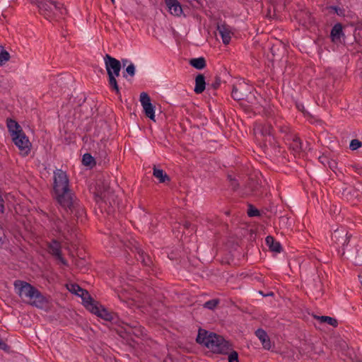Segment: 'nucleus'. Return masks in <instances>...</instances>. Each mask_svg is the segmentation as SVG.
Segmentation results:
<instances>
[{
    "label": "nucleus",
    "instance_id": "nucleus-1",
    "mask_svg": "<svg viewBox=\"0 0 362 362\" xmlns=\"http://www.w3.org/2000/svg\"><path fill=\"white\" fill-rule=\"evenodd\" d=\"M53 196L57 202L66 204L65 200L74 195L69 187V180L66 173L61 169L54 171Z\"/></svg>",
    "mask_w": 362,
    "mask_h": 362
},
{
    "label": "nucleus",
    "instance_id": "nucleus-2",
    "mask_svg": "<svg viewBox=\"0 0 362 362\" xmlns=\"http://www.w3.org/2000/svg\"><path fill=\"white\" fill-rule=\"evenodd\" d=\"M32 1L37 5L40 13L47 19L52 18L54 11H59L62 15L67 13L66 8L57 0H32Z\"/></svg>",
    "mask_w": 362,
    "mask_h": 362
},
{
    "label": "nucleus",
    "instance_id": "nucleus-3",
    "mask_svg": "<svg viewBox=\"0 0 362 362\" xmlns=\"http://www.w3.org/2000/svg\"><path fill=\"white\" fill-rule=\"evenodd\" d=\"M206 347L214 354L226 355L232 350V345L222 336L214 332L212 337L206 342Z\"/></svg>",
    "mask_w": 362,
    "mask_h": 362
},
{
    "label": "nucleus",
    "instance_id": "nucleus-4",
    "mask_svg": "<svg viewBox=\"0 0 362 362\" xmlns=\"http://www.w3.org/2000/svg\"><path fill=\"white\" fill-rule=\"evenodd\" d=\"M66 204L61 202L59 205L64 209L67 213H70L75 218L76 221H83V218L86 216V211L83 206L81 205L79 200L74 195L69 197L65 200Z\"/></svg>",
    "mask_w": 362,
    "mask_h": 362
},
{
    "label": "nucleus",
    "instance_id": "nucleus-5",
    "mask_svg": "<svg viewBox=\"0 0 362 362\" xmlns=\"http://www.w3.org/2000/svg\"><path fill=\"white\" fill-rule=\"evenodd\" d=\"M87 309L104 320L120 326V320L118 315L113 312L108 311L104 306L100 305L99 302L94 300L92 303H89V306Z\"/></svg>",
    "mask_w": 362,
    "mask_h": 362
},
{
    "label": "nucleus",
    "instance_id": "nucleus-6",
    "mask_svg": "<svg viewBox=\"0 0 362 362\" xmlns=\"http://www.w3.org/2000/svg\"><path fill=\"white\" fill-rule=\"evenodd\" d=\"M339 253L341 257H350L355 260V264L362 265V247H359L356 240H351L346 243Z\"/></svg>",
    "mask_w": 362,
    "mask_h": 362
},
{
    "label": "nucleus",
    "instance_id": "nucleus-7",
    "mask_svg": "<svg viewBox=\"0 0 362 362\" xmlns=\"http://www.w3.org/2000/svg\"><path fill=\"white\" fill-rule=\"evenodd\" d=\"M264 187L255 178H249L240 190V195L243 197H262L264 193Z\"/></svg>",
    "mask_w": 362,
    "mask_h": 362
},
{
    "label": "nucleus",
    "instance_id": "nucleus-8",
    "mask_svg": "<svg viewBox=\"0 0 362 362\" xmlns=\"http://www.w3.org/2000/svg\"><path fill=\"white\" fill-rule=\"evenodd\" d=\"M11 138L14 144L18 148L20 153L23 156H27L30 152L31 143L24 132H17Z\"/></svg>",
    "mask_w": 362,
    "mask_h": 362
},
{
    "label": "nucleus",
    "instance_id": "nucleus-9",
    "mask_svg": "<svg viewBox=\"0 0 362 362\" xmlns=\"http://www.w3.org/2000/svg\"><path fill=\"white\" fill-rule=\"evenodd\" d=\"M14 288L16 290V293L21 298H27L29 299V301L32 300L33 296L35 295L37 288L31 285L30 284L21 281V280H16L14 281Z\"/></svg>",
    "mask_w": 362,
    "mask_h": 362
},
{
    "label": "nucleus",
    "instance_id": "nucleus-10",
    "mask_svg": "<svg viewBox=\"0 0 362 362\" xmlns=\"http://www.w3.org/2000/svg\"><path fill=\"white\" fill-rule=\"evenodd\" d=\"M255 134H259L264 138V142L268 143L271 146H275V139L274 136V129L271 124L264 123L257 124L254 129ZM264 145H267L264 144Z\"/></svg>",
    "mask_w": 362,
    "mask_h": 362
},
{
    "label": "nucleus",
    "instance_id": "nucleus-11",
    "mask_svg": "<svg viewBox=\"0 0 362 362\" xmlns=\"http://www.w3.org/2000/svg\"><path fill=\"white\" fill-rule=\"evenodd\" d=\"M28 303L39 309L47 310L50 307V299L49 296H44L38 289L36 291L32 300Z\"/></svg>",
    "mask_w": 362,
    "mask_h": 362
},
{
    "label": "nucleus",
    "instance_id": "nucleus-12",
    "mask_svg": "<svg viewBox=\"0 0 362 362\" xmlns=\"http://www.w3.org/2000/svg\"><path fill=\"white\" fill-rule=\"evenodd\" d=\"M352 235L349 234L348 231L344 228H337L332 234V240L337 246L341 248L348 242H350Z\"/></svg>",
    "mask_w": 362,
    "mask_h": 362
},
{
    "label": "nucleus",
    "instance_id": "nucleus-13",
    "mask_svg": "<svg viewBox=\"0 0 362 362\" xmlns=\"http://www.w3.org/2000/svg\"><path fill=\"white\" fill-rule=\"evenodd\" d=\"M140 102L143 106L145 115L151 120L155 121V107L152 105L148 93L145 92L141 93Z\"/></svg>",
    "mask_w": 362,
    "mask_h": 362
},
{
    "label": "nucleus",
    "instance_id": "nucleus-14",
    "mask_svg": "<svg viewBox=\"0 0 362 362\" xmlns=\"http://www.w3.org/2000/svg\"><path fill=\"white\" fill-rule=\"evenodd\" d=\"M69 290L72 293H74L82 298L83 305L86 308H88L89 303H92L95 300L86 290L82 288L76 284H71V287L69 288Z\"/></svg>",
    "mask_w": 362,
    "mask_h": 362
},
{
    "label": "nucleus",
    "instance_id": "nucleus-15",
    "mask_svg": "<svg viewBox=\"0 0 362 362\" xmlns=\"http://www.w3.org/2000/svg\"><path fill=\"white\" fill-rule=\"evenodd\" d=\"M250 95L251 92L247 90H244L243 87H237L235 86L233 87L231 96L235 100H246L248 103H252V98L253 97L255 98V97Z\"/></svg>",
    "mask_w": 362,
    "mask_h": 362
},
{
    "label": "nucleus",
    "instance_id": "nucleus-16",
    "mask_svg": "<svg viewBox=\"0 0 362 362\" xmlns=\"http://www.w3.org/2000/svg\"><path fill=\"white\" fill-rule=\"evenodd\" d=\"M104 62L105 65V69L107 71V74L110 72H114L117 71L119 68L122 67V64L119 60L112 57L108 54H106L104 57Z\"/></svg>",
    "mask_w": 362,
    "mask_h": 362
},
{
    "label": "nucleus",
    "instance_id": "nucleus-17",
    "mask_svg": "<svg viewBox=\"0 0 362 362\" xmlns=\"http://www.w3.org/2000/svg\"><path fill=\"white\" fill-rule=\"evenodd\" d=\"M342 197L347 202L355 204L356 201L360 200V194L357 193L356 187H346L341 192Z\"/></svg>",
    "mask_w": 362,
    "mask_h": 362
},
{
    "label": "nucleus",
    "instance_id": "nucleus-18",
    "mask_svg": "<svg viewBox=\"0 0 362 362\" xmlns=\"http://www.w3.org/2000/svg\"><path fill=\"white\" fill-rule=\"evenodd\" d=\"M121 68L118 67V69L114 72H110L107 74L108 76V84L112 90H114L117 95H120V90L117 83L116 77L119 76Z\"/></svg>",
    "mask_w": 362,
    "mask_h": 362
},
{
    "label": "nucleus",
    "instance_id": "nucleus-19",
    "mask_svg": "<svg viewBox=\"0 0 362 362\" xmlns=\"http://www.w3.org/2000/svg\"><path fill=\"white\" fill-rule=\"evenodd\" d=\"M255 335L262 343V347L266 350H270L272 347L271 340L267 333L263 329H257L255 331Z\"/></svg>",
    "mask_w": 362,
    "mask_h": 362
},
{
    "label": "nucleus",
    "instance_id": "nucleus-20",
    "mask_svg": "<svg viewBox=\"0 0 362 362\" xmlns=\"http://www.w3.org/2000/svg\"><path fill=\"white\" fill-rule=\"evenodd\" d=\"M168 11L173 16H180L182 13V8L177 0H165Z\"/></svg>",
    "mask_w": 362,
    "mask_h": 362
},
{
    "label": "nucleus",
    "instance_id": "nucleus-21",
    "mask_svg": "<svg viewBox=\"0 0 362 362\" xmlns=\"http://www.w3.org/2000/svg\"><path fill=\"white\" fill-rule=\"evenodd\" d=\"M217 31L221 37L223 43L224 45L229 44L231 39V31L229 27L226 24L218 25Z\"/></svg>",
    "mask_w": 362,
    "mask_h": 362
},
{
    "label": "nucleus",
    "instance_id": "nucleus-22",
    "mask_svg": "<svg viewBox=\"0 0 362 362\" xmlns=\"http://www.w3.org/2000/svg\"><path fill=\"white\" fill-rule=\"evenodd\" d=\"M100 199L105 202H108L110 206H114L116 204L117 196L110 189V187L100 192V194H97Z\"/></svg>",
    "mask_w": 362,
    "mask_h": 362
},
{
    "label": "nucleus",
    "instance_id": "nucleus-23",
    "mask_svg": "<svg viewBox=\"0 0 362 362\" xmlns=\"http://www.w3.org/2000/svg\"><path fill=\"white\" fill-rule=\"evenodd\" d=\"M342 29V25L339 23L332 27L330 37L333 42L337 43L341 41V37L344 35Z\"/></svg>",
    "mask_w": 362,
    "mask_h": 362
},
{
    "label": "nucleus",
    "instance_id": "nucleus-24",
    "mask_svg": "<svg viewBox=\"0 0 362 362\" xmlns=\"http://www.w3.org/2000/svg\"><path fill=\"white\" fill-rule=\"evenodd\" d=\"M47 248L49 253L54 257L59 256L62 252L61 243L56 239H52L47 243Z\"/></svg>",
    "mask_w": 362,
    "mask_h": 362
},
{
    "label": "nucleus",
    "instance_id": "nucleus-25",
    "mask_svg": "<svg viewBox=\"0 0 362 362\" xmlns=\"http://www.w3.org/2000/svg\"><path fill=\"white\" fill-rule=\"evenodd\" d=\"M205 88V76L202 74H199L195 78V86L194 88V91L197 94H200L204 91Z\"/></svg>",
    "mask_w": 362,
    "mask_h": 362
},
{
    "label": "nucleus",
    "instance_id": "nucleus-26",
    "mask_svg": "<svg viewBox=\"0 0 362 362\" xmlns=\"http://www.w3.org/2000/svg\"><path fill=\"white\" fill-rule=\"evenodd\" d=\"M153 175L158 180L160 183H166L170 181L169 175L163 170L157 168L156 165L153 168Z\"/></svg>",
    "mask_w": 362,
    "mask_h": 362
},
{
    "label": "nucleus",
    "instance_id": "nucleus-27",
    "mask_svg": "<svg viewBox=\"0 0 362 362\" xmlns=\"http://www.w3.org/2000/svg\"><path fill=\"white\" fill-rule=\"evenodd\" d=\"M213 334L214 332H209L204 329H199L196 339V341L198 344H203L206 346L207 344V341L212 337Z\"/></svg>",
    "mask_w": 362,
    "mask_h": 362
},
{
    "label": "nucleus",
    "instance_id": "nucleus-28",
    "mask_svg": "<svg viewBox=\"0 0 362 362\" xmlns=\"http://www.w3.org/2000/svg\"><path fill=\"white\" fill-rule=\"evenodd\" d=\"M6 125L11 137L14 136L17 132H23L20 124L15 119L8 118Z\"/></svg>",
    "mask_w": 362,
    "mask_h": 362
},
{
    "label": "nucleus",
    "instance_id": "nucleus-29",
    "mask_svg": "<svg viewBox=\"0 0 362 362\" xmlns=\"http://www.w3.org/2000/svg\"><path fill=\"white\" fill-rule=\"evenodd\" d=\"M309 285L310 286L311 291L317 296H321L322 295V283L318 276H316L315 279H313V282Z\"/></svg>",
    "mask_w": 362,
    "mask_h": 362
},
{
    "label": "nucleus",
    "instance_id": "nucleus-30",
    "mask_svg": "<svg viewBox=\"0 0 362 362\" xmlns=\"http://www.w3.org/2000/svg\"><path fill=\"white\" fill-rule=\"evenodd\" d=\"M265 241L271 251L276 252H280L281 251L282 247L280 243L276 241L274 237L268 235Z\"/></svg>",
    "mask_w": 362,
    "mask_h": 362
},
{
    "label": "nucleus",
    "instance_id": "nucleus-31",
    "mask_svg": "<svg viewBox=\"0 0 362 362\" xmlns=\"http://www.w3.org/2000/svg\"><path fill=\"white\" fill-rule=\"evenodd\" d=\"M189 64L198 70H202L206 66V60L202 57L191 59L189 61Z\"/></svg>",
    "mask_w": 362,
    "mask_h": 362
},
{
    "label": "nucleus",
    "instance_id": "nucleus-32",
    "mask_svg": "<svg viewBox=\"0 0 362 362\" xmlns=\"http://www.w3.org/2000/svg\"><path fill=\"white\" fill-rule=\"evenodd\" d=\"M290 146L291 148H292L293 151L296 153H299L301 151H304L301 139L297 136H294L293 141Z\"/></svg>",
    "mask_w": 362,
    "mask_h": 362
},
{
    "label": "nucleus",
    "instance_id": "nucleus-33",
    "mask_svg": "<svg viewBox=\"0 0 362 362\" xmlns=\"http://www.w3.org/2000/svg\"><path fill=\"white\" fill-rule=\"evenodd\" d=\"M82 163L85 166H88L90 168L94 167L96 164L95 158L89 153H86L83 156Z\"/></svg>",
    "mask_w": 362,
    "mask_h": 362
},
{
    "label": "nucleus",
    "instance_id": "nucleus-34",
    "mask_svg": "<svg viewBox=\"0 0 362 362\" xmlns=\"http://www.w3.org/2000/svg\"><path fill=\"white\" fill-rule=\"evenodd\" d=\"M317 320H320L322 323H327L328 325H332L334 327H337L338 326V321L337 319L329 317V316H317L315 317Z\"/></svg>",
    "mask_w": 362,
    "mask_h": 362
},
{
    "label": "nucleus",
    "instance_id": "nucleus-35",
    "mask_svg": "<svg viewBox=\"0 0 362 362\" xmlns=\"http://www.w3.org/2000/svg\"><path fill=\"white\" fill-rule=\"evenodd\" d=\"M10 59V54L0 45V66H3Z\"/></svg>",
    "mask_w": 362,
    "mask_h": 362
},
{
    "label": "nucleus",
    "instance_id": "nucleus-36",
    "mask_svg": "<svg viewBox=\"0 0 362 362\" xmlns=\"http://www.w3.org/2000/svg\"><path fill=\"white\" fill-rule=\"evenodd\" d=\"M121 324L125 325L126 326L129 327V328L134 329L133 333L135 335L139 336L140 334H142V330L141 329V327L138 326V322H135L132 325H129L120 320V325Z\"/></svg>",
    "mask_w": 362,
    "mask_h": 362
},
{
    "label": "nucleus",
    "instance_id": "nucleus-37",
    "mask_svg": "<svg viewBox=\"0 0 362 362\" xmlns=\"http://www.w3.org/2000/svg\"><path fill=\"white\" fill-rule=\"evenodd\" d=\"M219 299L214 298L205 302L203 306L204 308H207L209 310H214L219 304Z\"/></svg>",
    "mask_w": 362,
    "mask_h": 362
},
{
    "label": "nucleus",
    "instance_id": "nucleus-38",
    "mask_svg": "<svg viewBox=\"0 0 362 362\" xmlns=\"http://www.w3.org/2000/svg\"><path fill=\"white\" fill-rule=\"evenodd\" d=\"M301 15H305V19L303 20V24H311L313 22V18L311 15V13L308 11H305V12H303V11H300L298 14V16H300Z\"/></svg>",
    "mask_w": 362,
    "mask_h": 362
},
{
    "label": "nucleus",
    "instance_id": "nucleus-39",
    "mask_svg": "<svg viewBox=\"0 0 362 362\" xmlns=\"http://www.w3.org/2000/svg\"><path fill=\"white\" fill-rule=\"evenodd\" d=\"M221 77L218 76H216L214 81L211 83H208V90H209L211 88L216 90L221 86Z\"/></svg>",
    "mask_w": 362,
    "mask_h": 362
},
{
    "label": "nucleus",
    "instance_id": "nucleus-40",
    "mask_svg": "<svg viewBox=\"0 0 362 362\" xmlns=\"http://www.w3.org/2000/svg\"><path fill=\"white\" fill-rule=\"evenodd\" d=\"M135 66L134 65V64L131 63L129 65L127 66L125 71L123 72V76L126 78L127 76L129 75L132 77L135 75Z\"/></svg>",
    "mask_w": 362,
    "mask_h": 362
},
{
    "label": "nucleus",
    "instance_id": "nucleus-41",
    "mask_svg": "<svg viewBox=\"0 0 362 362\" xmlns=\"http://www.w3.org/2000/svg\"><path fill=\"white\" fill-rule=\"evenodd\" d=\"M329 11H333L334 13L338 15L339 16H345V10L337 6H330L328 7Z\"/></svg>",
    "mask_w": 362,
    "mask_h": 362
},
{
    "label": "nucleus",
    "instance_id": "nucleus-42",
    "mask_svg": "<svg viewBox=\"0 0 362 362\" xmlns=\"http://www.w3.org/2000/svg\"><path fill=\"white\" fill-rule=\"evenodd\" d=\"M247 215L250 217L259 216H260V212L257 208L250 204L247 209Z\"/></svg>",
    "mask_w": 362,
    "mask_h": 362
},
{
    "label": "nucleus",
    "instance_id": "nucleus-43",
    "mask_svg": "<svg viewBox=\"0 0 362 362\" xmlns=\"http://www.w3.org/2000/svg\"><path fill=\"white\" fill-rule=\"evenodd\" d=\"M362 146V142L358 139H352L349 144V148L352 151L357 150Z\"/></svg>",
    "mask_w": 362,
    "mask_h": 362
},
{
    "label": "nucleus",
    "instance_id": "nucleus-44",
    "mask_svg": "<svg viewBox=\"0 0 362 362\" xmlns=\"http://www.w3.org/2000/svg\"><path fill=\"white\" fill-rule=\"evenodd\" d=\"M228 354V362H239L238 360V354L236 351L232 350L229 351Z\"/></svg>",
    "mask_w": 362,
    "mask_h": 362
},
{
    "label": "nucleus",
    "instance_id": "nucleus-45",
    "mask_svg": "<svg viewBox=\"0 0 362 362\" xmlns=\"http://www.w3.org/2000/svg\"><path fill=\"white\" fill-rule=\"evenodd\" d=\"M136 258L137 261H140L142 263V259L145 258L146 253L141 248H136Z\"/></svg>",
    "mask_w": 362,
    "mask_h": 362
},
{
    "label": "nucleus",
    "instance_id": "nucleus-46",
    "mask_svg": "<svg viewBox=\"0 0 362 362\" xmlns=\"http://www.w3.org/2000/svg\"><path fill=\"white\" fill-rule=\"evenodd\" d=\"M99 158L101 160H105L107 156V153L105 150V146L103 145V148H100L98 152Z\"/></svg>",
    "mask_w": 362,
    "mask_h": 362
},
{
    "label": "nucleus",
    "instance_id": "nucleus-47",
    "mask_svg": "<svg viewBox=\"0 0 362 362\" xmlns=\"http://www.w3.org/2000/svg\"><path fill=\"white\" fill-rule=\"evenodd\" d=\"M142 264L146 267H151L153 264L152 259L149 255L145 254V258L142 259Z\"/></svg>",
    "mask_w": 362,
    "mask_h": 362
},
{
    "label": "nucleus",
    "instance_id": "nucleus-48",
    "mask_svg": "<svg viewBox=\"0 0 362 362\" xmlns=\"http://www.w3.org/2000/svg\"><path fill=\"white\" fill-rule=\"evenodd\" d=\"M318 160L324 166H326L328 164L329 158L327 156L322 155L318 158Z\"/></svg>",
    "mask_w": 362,
    "mask_h": 362
},
{
    "label": "nucleus",
    "instance_id": "nucleus-49",
    "mask_svg": "<svg viewBox=\"0 0 362 362\" xmlns=\"http://www.w3.org/2000/svg\"><path fill=\"white\" fill-rule=\"evenodd\" d=\"M230 187L232 188L233 191H236L239 187V183L238 180L236 179H231Z\"/></svg>",
    "mask_w": 362,
    "mask_h": 362
},
{
    "label": "nucleus",
    "instance_id": "nucleus-50",
    "mask_svg": "<svg viewBox=\"0 0 362 362\" xmlns=\"http://www.w3.org/2000/svg\"><path fill=\"white\" fill-rule=\"evenodd\" d=\"M327 165L329 166V168L334 172V170L337 168V163L334 160H329L328 162V164Z\"/></svg>",
    "mask_w": 362,
    "mask_h": 362
},
{
    "label": "nucleus",
    "instance_id": "nucleus-51",
    "mask_svg": "<svg viewBox=\"0 0 362 362\" xmlns=\"http://www.w3.org/2000/svg\"><path fill=\"white\" fill-rule=\"evenodd\" d=\"M64 266H68L67 260L62 256V253L61 252L59 256L55 257Z\"/></svg>",
    "mask_w": 362,
    "mask_h": 362
},
{
    "label": "nucleus",
    "instance_id": "nucleus-52",
    "mask_svg": "<svg viewBox=\"0 0 362 362\" xmlns=\"http://www.w3.org/2000/svg\"><path fill=\"white\" fill-rule=\"evenodd\" d=\"M0 349L4 351H8L10 347L6 343L0 339Z\"/></svg>",
    "mask_w": 362,
    "mask_h": 362
},
{
    "label": "nucleus",
    "instance_id": "nucleus-53",
    "mask_svg": "<svg viewBox=\"0 0 362 362\" xmlns=\"http://www.w3.org/2000/svg\"><path fill=\"white\" fill-rule=\"evenodd\" d=\"M183 227L185 229H189L192 228V230H194V226H192L190 222L187 221L184 222Z\"/></svg>",
    "mask_w": 362,
    "mask_h": 362
},
{
    "label": "nucleus",
    "instance_id": "nucleus-54",
    "mask_svg": "<svg viewBox=\"0 0 362 362\" xmlns=\"http://www.w3.org/2000/svg\"><path fill=\"white\" fill-rule=\"evenodd\" d=\"M353 168H355V171L361 175L362 174V168L361 167H358L357 165H353Z\"/></svg>",
    "mask_w": 362,
    "mask_h": 362
},
{
    "label": "nucleus",
    "instance_id": "nucleus-55",
    "mask_svg": "<svg viewBox=\"0 0 362 362\" xmlns=\"http://www.w3.org/2000/svg\"><path fill=\"white\" fill-rule=\"evenodd\" d=\"M357 193L360 194V196H362V185H360L358 187H356Z\"/></svg>",
    "mask_w": 362,
    "mask_h": 362
},
{
    "label": "nucleus",
    "instance_id": "nucleus-56",
    "mask_svg": "<svg viewBox=\"0 0 362 362\" xmlns=\"http://www.w3.org/2000/svg\"><path fill=\"white\" fill-rule=\"evenodd\" d=\"M296 107L299 110L303 111L304 107L302 104H297Z\"/></svg>",
    "mask_w": 362,
    "mask_h": 362
},
{
    "label": "nucleus",
    "instance_id": "nucleus-57",
    "mask_svg": "<svg viewBox=\"0 0 362 362\" xmlns=\"http://www.w3.org/2000/svg\"><path fill=\"white\" fill-rule=\"evenodd\" d=\"M74 223H71L70 224H67L68 231H69V229L71 230H74V226H71V225H74Z\"/></svg>",
    "mask_w": 362,
    "mask_h": 362
},
{
    "label": "nucleus",
    "instance_id": "nucleus-58",
    "mask_svg": "<svg viewBox=\"0 0 362 362\" xmlns=\"http://www.w3.org/2000/svg\"><path fill=\"white\" fill-rule=\"evenodd\" d=\"M259 293H260L261 295L264 296H272V295H273V293H272V292H271L270 293L267 294V295H264V294L263 293V292H262V291H259Z\"/></svg>",
    "mask_w": 362,
    "mask_h": 362
},
{
    "label": "nucleus",
    "instance_id": "nucleus-59",
    "mask_svg": "<svg viewBox=\"0 0 362 362\" xmlns=\"http://www.w3.org/2000/svg\"><path fill=\"white\" fill-rule=\"evenodd\" d=\"M127 62V59H122V65L124 66L126 65V63Z\"/></svg>",
    "mask_w": 362,
    "mask_h": 362
},
{
    "label": "nucleus",
    "instance_id": "nucleus-60",
    "mask_svg": "<svg viewBox=\"0 0 362 362\" xmlns=\"http://www.w3.org/2000/svg\"><path fill=\"white\" fill-rule=\"evenodd\" d=\"M228 180H229V181H230V182H231V179H233V178L232 177V176H231V175H228Z\"/></svg>",
    "mask_w": 362,
    "mask_h": 362
},
{
    "label": "nucleus",
    "instance_id": "nucleus-61",
    "mask_svg": "<svg viewBox=\"0 0 362 362\" xmlns=\"http://www.w3.org/2000/svg\"><path fill=\"white\" fill-rule=\"evenodd\" d=\"M280 130L282 132H286V130H284V129L283 127H281Z\"/></svg>",
    "mask_w": 362,
    "mask_h": 362
},
{
    "label": "nucleus",
    "instance_id": "nucleus-62",
    "mask_svg": "<svg viewBox=\"0 0 362 362\" xmlns=\"http://www.w3.org/2000/svg\"><path fill=\"white\" fill-rule=\"evenodd\" d=\"M125 332H128V333H130V331L127 330V329H125Z\"/></svg>",
    "mask_w": 362,
    "mask_h": 362
},
{
    "label": "nucleus",
    "instance_id": "nucleus-63",
    "mask_svg": "<svg viewBox=\"0 0 362 362\" xmlns=\"http://www.w3.org/2000/svg\"><path fill=\"white\" fill-rule=\"evenodd\" d=\"M111 1L114 4L115 3V0H111Z\"/></svg>",
    "mask_w": 362,
    "mask_h": 362
}]
</instances>
